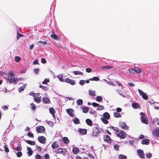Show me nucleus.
<instances>
[{
  "mask_svg": "<svg viewBox=\"0 0 159 159\" xmlns=\"http://www.w3.org/2000/svg\"><path fill=\"white\" fill-rule=\"evenodd\" d=\"M72 152L74 154H77L79 152V149L77 147H74L73 148Z\"/></svg>",
  "mask_w": 159,
  "mask_h": 159,
  "instance_id": "obj_20",
  "label": "nucleus"
},
{
  "mask_svg": "<svg viewBox=\"0 0 159 159\" xmlns=\"http://www.w3.org/2000/svg\"><path fill=\"white\" fill-rule=\"evenodd\" d=\"M39 142L41 143H44L46 142V139L43 136H39L38 138Z\"/></svg>",
  "mask_w": 159,
  "mask_h": 159,
  "instance_id": "obj_8",
  "label": "nucleus"
},
{
  "mask_svg": "<svg viewBox=\"0 0 159 159\" xmlns=\"http://www.w3.org/2000/svg\"><path fill=\"white\" fill-rule=\"evenodd\" d=\"M38 44L40 46L43 45H45L46 44H48L46 41H40L37 42Z\"/></svg>",
  "mask_w": 159,
  "mask_h": 159,
  "instance_id": "obj_17",
  "label": "nucleus"
},
{
  "mask_svg": "<svg viewBox=\"0 0 159 159\" xmlns=\"http://www.w3.org/2000/svg\"><path fill=\"white\" fill-rule=\"evenodd\" d=\"M90 95L93 96H96L95 91L90 90Z\"/></svg>",
  "mask_w": 159,
  "mask_h": 159,
  "instance_id": "obj_46",
  "label": "nucleus"
},
{
  "mask_svg": "<svg viewBox=\"0 0 159 159\" xmlns=\"http://www.w3.org/2000/svg\"><path fill=\"white\" fill-rule=\"evenodd\" d=\"M141 96L144 99L147 100L148 99V97L145 93H143Z\"/></svg>",
  "mask_w": 159,
  "mask_h": 159,
  "instance_id": "obj_44",
  "label": "nucleus"
},
{
  "mask_svg": "<svg viewBox=\"0 0 159 159\" xmlns=\"http://www.w3.org/2000/svg\"><path fill=\"white\" fill-rule=\"evenodd\" d=\"M66 152V150L65 149L61 148H59L55 151L56 153L61 154L63 155H65V153Z\"/></svg>",
  "mask_w": 159,
  "mask_h": 159,
  "instance_id": "obj_5",
  "label": "nucleus"
},
{
  "mask_svg": "<svg viewBox=\"0 0 159 159\" xmlns=\"http://www.w3.org/2000/svg\"><path fill=\"white\" fill-rule=\"evenodd\" d=\"M43 100L44 103H49L50 102V100L46 97L43 98Z\"/></svg>",
  "mask_w": 159,
  "mask_h": 159,
  "instance_id": "obj_26",
  "label": "nucleus"
},
{
  "mask_svg": "<svg viewBox=\"0 0 159 159\" xmlns=\"http://www.w3.org/2000/svg\"><path fill=\"white\" fill-rule=\"evenodd\" d=\"M67 113L72 117L74 116V114L73 112L74 111L72 109H68L66 110Z\"/></svg>",
  "mask_w": 159,
  "mask_h": 159,
  "instance_id": "obj_13",
  "label": "nucleus"
},
{
  "mask_svg": "<svg viewBox=\"0 0 159 159\" xmlns=\"http://www.w3.org/2000/svg\"><path fill=\"white\" fill-rule=\"evenodd\" d=\"M79 132L81 134H85L87 133V130L85 129L80 128L79 129Z\"/></svg>",
  "mask_w": 159,
  "mask_h": 159,
  "instance_id": "obj_15",
  "label": "nucleus"
},
{
  "mask_svg": "<svg viewBox=\"0 0 159 159\" xmlns=\"http://www.w3.org/2000/svg\"><path fill=\"white\" fill-rule=\"evenodd\" d=\"M89 110V109L87 107H85L83 108V111L84 113H87Z\"/></svg>",
  "mask_w": 159,
  "mask_h": 159,
  "instance_id": "obj_50",
  "label": "nucleus"
},
{
  "mask_svg": "<svg viewBox=\"0 0 159 159\" xmlns=\"http://www.w3.org/2000/svg\"><path fill=\"white\" fill-rule=\"evenodd\" d=\"M17 156L18 157H20L22 156V153L20 151H19L16 153Z\"/></svg>",
  "mask_w": 159,
  "mask_h": 159,
  "instance_id": "obj_55",
  "label": "nucleus"
},
{
  "mask_svg": "<svg viewBox=\"0 0 159 159\" xmlns=\"http://www.w3.org/2000/svg\"><path fill=\"white\" fill-rule=\"evenodd\" d=\"M103 116L104 118H106L107 119H109L110 117V114L107 112H105L104 113Z\"/></svg>",
  "mask_w": 159,
  "mask_h": 159,
  "instance_id": "obj_22",
  "label": "nucleus"
},
{
  "mask_svg": "<svg viewBox=\"0 0 159 159\" xmlns=\"http://www.w3.org/2000/svg\"><path fill=\"white\" fill-rule=\"evenodd\" d=\"M152 154L151 153L149 152L146 154V156L147 158H151L152 157Z\"/></svg>",
  "mask_w": 159,
  "mask_h": 159,
  "instance_id": "obj_56",
  "label": "nucleus"
},
{
  "mask_svg": "<svg viewBox=\"0 0 159 159\" xmlns=\"http://www.w3.org/2000/svg\"><path fill=\"white\" fill-rule=\"evenodd\" d=\"M27 136L30 137L32 138L34 137V135L33 133L30 132H29L27 134Z\"/></svg>",
  "mask_w": 159,
  "mask_h": 159,
  "instance_id": "obj_52",
  "label": "nucleus"
},
{
  "mask_svg": "<svg viewBox=\"0 0 159 159\" xmlns=\"http://www.w3.org/2000/svg\"><path fill=\"white\" fill-rule=\"evenodd\" d=\"M49 82V80L48 79H45L42 82L43 84H46L48 82Z\"/></svg>",
  "mask_w": 159,
  "mask_h": 159,
  "instance_id": "obj_48",
  "label": "nucleus"
},
{
  "mask_svg": "<svg viewBox=\"0 0 159 159\" xmlns=\"http://www.w3.org/2000/svg\"><path fill=\"white\" fill-rule=\"evenodd\" d=\"M138 155L141 158L144 157V154L143 150L140 149H138L137 151Z\"/></svg>",
  "mask_w": 159,
  "mask_h": 159,
  "instance_id": "obj_10",
  "label": "nucleus"
},
{
  "mask_svg": "<svg viewBox=\"0 0 159 159\" xmlns=\"http://www.w3.org/2000/svg\"><path fill=\"white\" fill-rule=\"evenodd\" d=\"M92 105L94 107H98L99 105V104L98 103H97L95 102H93L92 104Z\"/></svg>",
  "mask_w": 159,
  "mask_h": 159,
  "instance_id": "obj_62",
  "label": "nucleus"
},
{
  "mask_svg": "<svg viewBox=\"0 0 159 159\" xmlns=\"http://www.w3.org/2000/svg\"><path fill=\"white\" fill-rule=\"evenodd\" d=\"M153 134L155 136H159V130L157 129H154L153 130Z\"/></svg>",
  "mask_w": 159,
  "mask_h": 159,
  "instance_id": "obj_27",
  "label": "nucleus"
},
{
  "mask_svg": "<svg viewBox=\"0 0 159 159\" xmlns=\"http://www.w3.org/2000/svg\"><path fill=\"white\" fill-rule=\"evenodd\" d=\"M41 61V62L42 63L45 64L46 63V61L44 58H42Z\"/></svg>",
  "mask_w": 159,
  "mask_h": 159,
  "instance_id": "obj_58",
  "label": "nucleus"
},
{
  "mask_svg": "<svg viewBox=\"0 0 159 159\" xmlns=\"http://www.w3.org/2000/svg\"><path fill=\"white\" fill-rule=\"evenodd\" d=\"M49 111L50 113L52 115L53 117L54 118H55V116L54 114H55V111H54V109H53V108H50L49 109Z\"/></svg>",
  "mask_w": 159,
  "mask_h": 159,
  "instance_id": "obj_19",
  "label": "nucleus"
},
{
  "mask_svg": "<svg viewBox=\"0 0 159 159\" xmlns=\"http://www.w3.org/2000/svg\"><path fill=\"white\" fill-rule=\"evenodd\" d=\"M63 141L64 143L67 144L69 142V140L66 137H64L63 139Z\"/></svg>",
  "mask_w": 159,
  "mask_h": 159,
  "instance_id": "obj_28",
  "label": "nucleus"
},
{
  "mask_svg": "<svg viewBox=\"0 0 159 159\" xmlns=\"http://www.w3.org/2000/svg\"><path fill=\"white\" fill-rule=\"evenodd\" d=\"M99 80V77H94L92 78H90V80L98 81Z\"/></svg>",
  "mask_w": 159,
  "mask_h": 159,
  "instance_id": "obj_40",
  "label": "nucleus"
},
{
  "mask_svg": "<svg viewBox=\"0 0 159 159\" xmlns=\"http://www.w3.org/2000/svg\"><path fill=\"white\" fill-rule=\"evenodd\" d=\"M132 106L134 108H138L139 107V104L136 102H133L132 104Z\"/></svg>",
  "mask_w": 159,
  "mask_h": 159,
  "instance_id": "obj_29",
  "label": "nucleus"
},
{
  "mask_svg": "<svg viewBox=\"0 0 159 159\" xmlns=\"http://www.w3.org/2000/svg\"><path fill=\"white\" fill-rule=\"evenodd\" d=\"M73 73L75 75H83V73L82 72H81L80 71H73Z\"/></svg>",
  "mask_w": 159,
  "mask_h": 159,
  "instance_id": "obj_35",
  "label": "nucleus"
},
{
  "mask_svg": "<svg viewBox=\"0 0 159 159\" xmlns=\"http://www.w3.org/2000/svg\"><path fill=\"white\" fill-rule=\"evenodd\" d=\"M116 112L118 113L119 112H121L122 111V109L120 107H118L116 109Z\"/></svg>",
  "mask_w": 159,
  "mask_h": 159,
  "instance_id": "obj_64",
  "label": "nucleus"
},
{
  "mask_svg": "<svg viewBox=\"0 0 159 159\" xmlns=\"http://www.w3.org/2000/svg\"><path fill=\"white\" fill-rule=\"evenodd\" d=\"M119 125L122 129L124 130L127 129L129 128V127L126 125V123L123 122L120 123Z\"/></svg>",
  "mask_w": 159,
  "mask_h": 159,
  "instance_id": "obj_7",
  "label": "nucleus"
},
{
  "mask_svg": "<svg viewBox=\"0 0 159 159\" xmlns=\"http://www.w3.org/2000/svg\"><path fill=\"white\" fill-rule=\"evenodd\" d=\"M64 82L69 83L72 85H74L75 84V81L74 80L68 78H66L65 79Z\"/></svg>",
  "mask_w": 159,
  "mask_h": 159,
  "instance_id": "obj_9",
  "label": "nucleus"
},
{
  "mask_svg": "<svg viewBox=\"0 0 159 159\" xmlns=\"http://www.w3.org/2000/svg\"><path fill=\"white\" fill-rule=\"evenodd\" d=\"M21 60V58L19 56H16L15 57V61L18 62Z\"/></svg>",
  "mask_w": 159,
  "mask_h": 159,
  "instance_id": "obj_39",
  "label": "nucleus"
},
{
  "mask_svg": "<svg viewBox=\"0 0 159 159\" xmlns=\"http://www.w3.org/2000/svg\"><path fill=\"white\" fill-rule=\"evenodd\" d=\"M119 145L118 144H116L114 146V148L116 151H119Z\"/></svg>",
  "mask_w": 159,
  "mask_h": 159,
  "instance_id": "obj_51",
  "label": "nucleus"
},
{
  "mask_svg": "<svg viewBox=\"0 0 159 159\" xmlns=\"http://www.w3.org/2000/svg\"><path fill=\"white\" fill-rule=\"evenodd\" d=\"M129 71L130 74H133L134 72V69H129Z\"/></svg>",
  "mask_w": 159,
  "mask_h": 159,
  "instance_id": "obj_61",
  "label": "nucleus"
},
{
  "mask_svg": "<svg viewBox=\"0 0 159 159\" xmlns=\"http://www.w3.org/2000/svg\"><path fill=\"white\" fill-rule=\"evenodd\" d=\"M51 147L53 149L57 148L59 147V145L56 141H54L52 144Z\"/></svg>",
  "mask_w": 159,
  "mask_h": 159,
  "instance_id": "obj_14",
  "label": "nucleus"
},
{
  "mask_svg": "<svg viewBox=\"0 0 159 159\" xmlns=\"http://www.w3.org/2000/svg\"><path fill=\"white\" fill-rule=\"evenodd\" d=\"M119 159H126L127 157L125 155L120 154L119 155Z\"/></svg>",
  "mask_w": 159,
  "mask_h": 159,
  "instance_id": "obj_42",
  "label": "nucleus"
},
{
  "mask_svg": "<svg viewBox=\"0 0 159 159\" xmlns=\"http://www.w3.org/2000/svg\"><path fill=\"white\" fill-rule=\"evenodd\" d=\"M111 128L113 130L115 131L116 132H119V130L116 127L111 126Z\"/></svg>",
  "mask_w": 159,
  "mask_h": 159,
  "instance_id": "obj_49",
  "label": "nucleus"
},
{
  "mask_svg": "<svg viewBox=\"0 0 159 159\" xmlns=\"http://www.w3.org/2000/svg\"><path fill=\"white\" fill-rule=\"evenodd\" d=\"M97 109L98 110H103L104 109V107L102 105H100L98 106Z\"/></svg>",
  "mask_w": 159,
  "mask_h": 159,
  "instance_id": "obj_47",
  "label": "nucleus"
},
{
  "mask_svg": "<svg viewBox=\"0 0 159 159\" xmlns=\"http://www.w3.org/2000/svg\"><path fill=\"white\" fill-rule=\"evenodd\" d=\"M116 136L121 139H124L126 137L125 132L122 130H119V132L116 134Z\"/></svg>",
  "mask_w": 159,
  "mask_h": 159,
  "instance_id": "obj_2",
  "label": "nucleus"
},
{
  "mask_svg": "<svg viewBox=\"0 0 159 159\" xmlns=\"http://www.w3.org/2000/svg\"><path fill=\"white\" fill-rule=\"evenodd\" d=\"M74 123L75 124H78L80 123V120L77 118H75L73 120Z\"/></svg>",
  "mask_w": 159,
  "mask_h": 159,
  "instance_id": "obj_36",
  "label": "nucleus"
},
{
  "mask_svg": "<svg viewBox=\"0 0 159 159\" xmlns=\"http://www.w3.org/2000/svg\"><path fill=\"white\" fill-rule=\"evenodd\" d=\"M138 90L139 93L140 95L141 96H142L143 94V93H144L143 91H142L140 89H138Z\"/></svg>",
  "mask_w": 159,
  "mask_h": 159,
  "instance_id": "obj_63",
  "label": "nucleus"
},
{
  "mask_svg": "<svg viewBox=\"0 0 159 159\" xmlns=\"http://www.w3.org/2000/svg\"><path fill=\"white\" fill-rule=\"evenodd\" d=\"M63 75L61 74L58 75L57 76V78L60 81L64 82L65 79L63 78Z\"/></svg>",
  "mask_w": 159,
  "mask_h": 159,
  "instance_id": "obj_24",
  "label": "nucleus"
},
{
  "mask_svg": "<svg viewBox=\"0 0 159 159\" xmlns=\"http://www.w3.org/2000/svg\"><path fill=\"white\" fill-rule=\"evenodd\" d=\"M34 98V101L38 103H39L41 102V96L37 97L36 95H33Z\"/></svg>",
  "mask_w": 159,
  "mask_h": 159,
  "instance_id": "obj_12",
  "label": "nucleus"
},
{
  "mask_svg": "<svg viewBox=\"0 0 159 159\" xmlns=\"http://www.w3.org/2000/svg\"><path fill=\"white\" fill-rule=\"evenodd\" d=\"M30 107H31V109L33 111H34L35 110V109L36 108V107L34 104L33 103H31L30 104Z\"/></svg>",
  "mask_w": 159,
  "mask_h": 159,
  "instance_id": "obj_38",
  "label": "nucleus"
},
{
  "mask_svg": "<svg viewBox=\"0 0 159 159\" xmlns=\"http://www.w3.org/2000/svg\"><path fill=\"white\" fill-rule=\"evenodd\" d=\"M13 77L12 76H8L7 77V81L9 82L10 84H12L14 83L15 84H16L17 82L19 80L17 79V77H14L12 78Z\"/></svg>",
  "mask_w": 159,
  "mask_h": 159,
  "instance_id": "obj_3",
  "label": "nucleus"
},
{
  "mask_svg": "<svg viewBox=\"0 0 159 159\" xmlns=\"http://www.w3.org/2000/svg\"><path fill=\"white\" fill-rule=\"evenodd\" d=\"M150 140L148 139H146L143 140L142 141L141 143L142 144L148 145V144Z\"/></svg>",
  "mask_w": 159,
  "mask_h": 159,
  "instance_id": "obj_23",
  "label": "nucleus"
},
{
  "mask_svg": "<svg viewBox=\"0 0 159 159\" xmlns=\"http://www.w3.org/2000/svg\"><path fill=\"white\" fill-rule=\"evenodd\" d=\"M24 36V35L22 34H21L19 33V32L17 31V33L16 38L17 39H18L21 37H23Z\"/></svg>",
  "mask_w": 159,
  "mask_h": 159,
  "instance_id": "obj_34",
  "label": "nucleus"
},
{
  "mask_svg": "<svg viewBox=\"0 0 159 159\" xmlns=\"http://www.w3.org/2000/svg\"><path fill=\"white\" fill-rule=\"evenodd\" d=\"M77 102L78 105H80L83 104V100L81 99H79L77 101Z\"/></svg>",
  "mask_w": 159,
  "mask_h": 159,
  "instance_id": "obj_43",
  "label": "nucleus"
},
{
  "mask_svg": "<svg viewBox=\"0 0 159 159\" xmlns=\"http://www.w3.org/2000/svg\"><path fill=\"white\" fill-rule=\"evenodd\" d=\"M112 67L110 65L105 66H101L100 68V69H102V70H104L105 69H109L111 68H112Z\"/></svg>",
  "mask_w": 159,
  "mask_h": 159,
  "instance_id": "obj_21",
  "label": "nucleus"
},
{
  "mask_svg": "<svg viewBox=\"0 0 159 159\" xmlns=\"http://www.w3.org/2000/svg\"><path fill=\"white\" fill-rule=\"evenodd\" d=\"M35 158L36 159H42V157L40 155L37 154L35 156Z\"/></svg>",
  "mask_w": 159,
  "mask_h": 159,
  "instance_id": "obj_54",
  "label": "nucleus"
},
{
  "mask_svg": "<svg viewBox=\"0 0 159 159\" xmlns=\"http://www.w3.org/2000/svg\"><path fill=\"white\" fill-rule=\"evenodd\" d=\"M15 75V74H14L13 72H12L11 70H9V72L8 74H7L8 76H12L13 77Z\"/></svg>",
  "mask_w": 159,
  "mask_h": 159,
  "instance_id": "obj_37",
  "label": "nucleus"
},
{
  "mask_svg": "<svg viewBox=\"0 0 159 159\" xmlns=\"http://www.w3.org/2000/svg\"><path fill=\"white\" fill-rule=\"evenodd\" d=\"M25 141L26 143L31 145H34L35 144V143L34 141L27 140H25Z\"/></svg>",
  "mask_w": 159,
  "mask_h": 159,
  "instance_id": "obj_25",
  "label": "nucleus"
},
{
  "mask_svg": "<svg viewBox=\"0 0 159 159\" xmlns=\"http://www.w3.org/2000/svg\"><path fill=\"white\" fill-rule=\"evenodd\" d=\"M44 157L45 159H49L50 156L47 153L44 155Z\"/></svg>",
  "mask_w": 159,
  "mask_h": 159,
  "instance_id": "obj_57",
  "label": "nucleus"
},
{
  "mask_svg": "<svg viewBox=\"0 0 159 159\" xmlns=\"http://www.w3.org/2000/svg\"><path fill=\"white\" fill-rule=\"evenodd\" d=\"M96 100L98 102H101L102 101V98L100 96H98L96 98Z\"/></svg>",
  "mask_w": 159,
  "mask_h": 159,
  "instance_id": "obj_41",
  "label": "nucleus"
},
{
  "mask_svg": "<svg viewBox=\"0 0 159 159\" xmlns=\"http://www.w3.org/2000/svg\"><path fill=\"white\" fill-rule=\"evenodd\" d=\"M134 72L137 73H140L141 72V70L138 67H136L134 68Z\"/></svg>",
  "mask_w": 159,
  "mask_h": 159,
  "instance_id": "obj_30",
  "label": "nucleus"
},
{
  "mask_svg": "<svg viewBox=\"0 0 159 159\" xmlns=\"http://www.w3.org/2000/svg\"><path fill=\"white\" fill-rule=\"evenodd\" d=\"M27 149L28 150V152H27V154L29 156H31L33 153V151L32 150L31 148L27 147Z\"/></svg>",
  "mask_w": 159,
  "mask_h": 159,
  "instance_id": "obj_18",
  "label": "nucleus"
},
{
  "mask_svg": "<svg viewBox=\"0 0 159 159\" xmlns=\"http://www.w3.org/2000/svg\"><path fill=\"white\" fill-rule=\"evenodd\" d=\"M39 87L42 88L44 91H46L48 89V87L45 86H43L42 85H40Z\"/></svg>",
  "mask_w": 159,
  "mask_h": 159,
  "instance_id": "obj_33",
  "label": "nucleus"
},
{
  "mask_svg": "<svg viewBox=\"0 0 159 159\" xmlns=\"http://www.w3.org/2000/svg\"><path fill=\"white\" fill-rule=\"evenodd\" d=\"M102 122L105 124H107L108 123V121L107 120L108 119H106V118H101Z\"/></svg>",
  "mask_w": 159,
  "mask_h": 159,
  "instance_id": "obj_32",
  "label": "nucleus"
},
{
  "mask_svg": "<svg viewBox=\"0 0 159 159\" xmlns=\"http://www.w3.org/2000/svg\"><path fill=\"white\" fill-rule=\"evenodd\" d=\"M39 71V68L35 69L34 70V72L35 74H38Z\"/></svg>",
  "mask_w": 159,
  "mask_h": 159,
  "instance_id": "obj_59",
  "label": "nucleus"
},
{
  "mask_svg": "<svg viewBox=\"0 0 159 159\" xmlns=\"http://www.w3.org/2000/svg\"><path fill=\"white\" fill-rule=\"evenodd\" d=\"M113 115L116 118H118L121 116L120 114L117 112H114Z\"/></svg>",
  "mask_w": 159,
  "mask_h": 159,
  "instance_id": "obj_31",
  "label": "nucleus"
},
{
  "mask_svg": "<svg viewBox=\"0 0 159 159\" xmlns=\"http://www.w3.org/2000/svg\"><path fill=\"white\" fill-rule=\"evenodd\" d=\"M14 149L18 151H20L21 150V147L20 146H18L16 148H14Z\"/></svg>",
  "mask_w": 159,
  "mask_h": 159,
  "instance_id": "obj_45",
  "label": "nucleus"
},
{
  "mask_svg": "<svg viewBox=\"0 0 159 159\" xmlns=\"http://www.w3.org/2000/svg\"><path fill=\"white\" fill-rule=\"evenodd\" d=\"M4 150L5 151L7 152H9V148L7 147V145L6 144L4 145Z\"/></svg>",
  "mask_w": 159,
  "mask_h": 159,
  "instance_id": "obj_53",
  "label": "nucleus"
},
{
  "mask_svg": "<svg viewBox=\"0 0 159 159\" xmlns=\"http://www.w3.org/2000/svg\"><path fill=\"white\" fill-rule=\"evenodd\" d=\"M93 125L92 129V133L93 136H97L100 133V131L96 125Z\"/></svg>",
  "mask_w": 159,
  "mask_h": 159,
  "instance_id": "obj_1",
  "label": "nucleus"
},
{
  "mask_svg": "<svg viewBox=\"0 0 159 159\" xmlns=\"http://www.w3.org/2000/svg\"><path fill=\"white\" fill-rule=\"evenodd\" d=\"M140 115H141V120L142 122L143 123L147 124L148 123V120L146 118L145 114L143 112H141Z\"/></svg>",
  "mask_w": 159,
  "mask_h": 159,
  "instance_id": "obj_4",
  "label": "nucleus"
},
{
  "mask_svg": "<svg viewBox=\"0 0 159 159\" xmlns=\"http://www.w3.org/2000/svg\"><path fill=\"white\" fill-rule=\"evenodd\" d=\"M36 130L38 133H43L45 131V129L43 126H39L36 127Z\"/></svg>",
  "mask_w": 159,
  "mask_h": 159,
  "instance_id": "obj_6",
  "label": "nucleus"
},
{
  "mask_svg": "<svg viewBox=\"0 0 159 159\" xmlns=\"http://www.w3.org/2000/svg\"><path fill=\"white\" fill-rule=\"evenodd\" d=\"M24 87L23 86H21L20 87L19 89V92H20L21 91H23L24 90Z\"/></svg>",
  "mask_w": 159,
  "mask_h": 159,
  "instance_id": "obj_60",
  "label": "nucleus"
},
{
  "mask_svg": "<svg viewBox=\"0 0 159 159\" xmlns=\"http://www.w3.org/2000/svg\"><path fill=\"white\" fill-rule=\"evenodd\" d=\"M104 140L108 143H110L111 142V140L109 136L107 135H104L103 136Z\"/></svg>",
  "mask_w": 159,
  "mask_h": 159,
  "instance_id": "obj_11",
  "label": "nucleus"
},
{
  "mask_svg": "<svg viewBox=\"0 0 159 159\" xmlns=\"http://www.w3.org/2000/svg\"><path fill=\"white\" fill-rule=\"evenodd\" d=\"M52 34L50 35L51 37L54 40H58V37L55 34L54 31L53 30L52 31Z\"/></svg>",
  "mask_w": 159,
  "mask_h": 159,
  "instance_id": "obj_16",
  "label": "nucleus"
}]
</instances>
